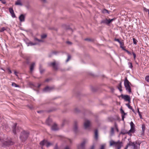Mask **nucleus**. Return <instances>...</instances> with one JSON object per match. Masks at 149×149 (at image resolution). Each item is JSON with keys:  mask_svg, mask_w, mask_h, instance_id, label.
Listing matches in <instances>:
<instances>
[{"mask_svg": "<svg viewBox=\"0 0 149 149\" xmlns=\"http://www.w3.org/2000/svg\"><path fill=\"white\" fill-rule=\"evenodd\" d=\"M142 132H141V136H144V134L145 131L146 129L145 125L144 124H143L142 125Z\"/></svg>", "mask_w": 149, "mask_h": 149, "instance_id": "15", "label": "nucleus"}, {"mask_svg": "<svg viewBox=\"0 0 149 149\" xmlns=\"http://www.w3.org/2000/svg\"><path fill=\"white\" fill-rule=\"evenodd\" d=\"M133 42L134 44L136 45L137 42V40L134 38H133Z\"/></svg>", "mask_w": 149, "mask_h": 149, "instance_id": "31", "label": "nucleus"}, {"mask_svg": "<svg viewBox=\"0 0 149 149\" xmlns=\"http://www.w3.org/2000/svg\"><path fill=\"white\" fill-rule=\"evenodd\" d=\"M115 19H116V18H113L112 19H110V21H111V22L112 21H114V20H115Z\"/></svg>", "mask_w": 149, "mask_h": 149, "instance_id": "54", "label": "nucleus"}, {"mask_svg": "<svg viewBox=\"0 0 149 149\" xmlns=\"http://www.w3.org/2000/svg\"><path fill=\"white\" fill-rule=\"evenodd\" d=\"M132 53L133 55L134 58V59H135L136 57V55L135 54L134 52H132Z\"/></svg>", "mask_w": 149, "mask_h": 149, "instance_id": "47", "label": "nucleus"}, {"mask_svg": "<svg viewBox=\"0 0 149 149\" xmlns=\"http://www.w3.org/2000/svg\"><path fill=\"white\" fill-rule=\"evenodd\" d=\"M49 65L52 66L54 69L55 70L58 69L57 66L56 65V63L55 62L50 63H49Z\"/></svg>", "mask_w": 149, "mask_h": 149, "instance_id": "14", "label": "nucleus"}, {"mask_svg": "<svg viewBox=\"0 0 149 149\" xmlns=\"http://www.w3.org/2000/svg\"><path fill=\"white\" fill-rule=\"evenodd\" d=\"M131 129L129 132L134 133L135 131V125L132 122H131L130 123Z\"/></svg>", "mask_w": 149, "mask_h": 149, "instance_id": "7", "label": "nucleus"}, {"mask_svg": "<svg viewBox=\"0 0 149 149\" xmlns=\"http://www.w3.org/2000/svg\"><path fill=\"white\" fill-rule=\"evenodd\" d=\"M75 111L76 112H77L79 111V110L77 108H76L75 109Z\"/></svg>", "mask_w": 149, "mask_h": 149, "instance_id": "59", "label": "nucleus"}, {"mask_svg": "<svg viewBox=\"0 0 149 149\" xmlns=\"http://www.w3.org/2000/svg\"><path fill=\"white\" fill-rule=\"evenodd\" d=\"M87 142L86 141L84 140L80 145L77 146L78 149H84L86 143Z\"/></svg>", "mask_w": 149, "mask_h": 149, "instance_id": "8", "label": "nucleus"}, {"mask_svg": "<svg viewBox=\"0 0 149 149\" xmlns=\"http://www.w3.org/2000/svg\"><path fill=\"white\" fill-rule=\"evenodd\" d=\"M14 74L17 76H18L17 72L15 71H14Z\"/></svg>", "mask_w": 149, "mask_h": 149, "instance_id": "53", "label": "nucleus"}, {"mask_svg": "<svg viewBox=\"0 0 149 149\" xmlns=\"http://www.w3.org/2000/svg\"><path fill=\"white\" fill-rule=\"evenodd\" d=\"M13 144V142L11 141H5L3 143V145L6 146L12 145Z\"/></svg>", "mask_w": 149, "mask_h": 149, "instance_id": "10", "label": "nucleus"}, {"mask_svg": "<svg viewBox=\"0 0 149 149\" xmlns=\"http://www.w3.org/2000/svg\"><path fill=\"white\" fill-rule=\"evenodd\" d=\"M120 112L122 114H124V115H126L127 113H125L124 111L122 109H120Z\"/></svg>", "mask_w": 149, "mask_h": 149, "instance_id": "32", "label": "nucleus"}, {"mask_svg": "<svg viewBox=\"0 0 149 149\" xmlns=\"http://www.w3.org/2000/svg\"><path fill=\"white\" fill-rule=\"evenodd\" d=\"M129 146V145H128V144H127V145L126 146V147L125 148V149H127L128 148V146Z\"/></svg>", "mask_w": 149, "mask_h": 149, "instance_id": "57", "label": "nucleus"}, {"mask_svg": "<svg viewBox=\"0 0 149 149\" xmlns=\"http://www.w3.org/2000/svg\"><path fill=\"white\" fill-rule=\"evenodd\" d=\"M53 89L54 88L53 87L47 86L43 89V91L45 92H49L50 91Z\"/></svg>", "mask_w": 149, "mask_h": 149, "instance_id": "11", "label": "nucleus"}, {"mask_svg": "<svg viewBox=\"0 0 149 149\" xmlns=\"http://www.w3.org/2000/svg\"><path fill=\"white\" fill-rule=\"evenodd\" d=\"M40 71L41 74L43 73L45 71V70L42 68V67L40 66L39 67Z\"/></svg>", "mask_w": 149, "mask_h": 149, "instance_id": "28", "label": "nucleus"}, {"mask_svg": "<svg viewBox=\"0 0 149 149\" xmlns=\"http://www.w3.org/2000/svg\"><path fill=\"white\" fill-rule=\"evenodd\" d=\"M47 37V35L46 34H43L41 36V37L42 38H45Z\"/></svg>", "mask_w": 149, "mask_h": 149, "instance_id": "39", "label": "nucleus"}, {"mask_svg": "<svg viewBox=\"0 0 149 149\" xmlns=\"http://www.w3.org/2000/svg\"><path fill=\"white\" fill-rule=\"evenodd\" d=\"M85 40H87V41H90L91 40L88 38H86L85 39Z\"/></svg>", "mask_w": 149, "mask_h": 149, "instance_id": "60", "label": "nucleus"}, {"mask_svg": "<svg viewBox=\"0 0 149 149\" xmlns=\"http://www.w3.org/2000/svg\"><path fill=\"white\" fill-rule=\"evenodd\" d=\"M9 11L11 14L12 17L13 18H15L16 17L14 13L13 10L12 8H9Z\"/></svg>", "mask_w": 149, "mask_h": 149, "instance_id": "12", "label": "nucleus"}, {"mask_svg": "<svg viewBox=\"0 0 149 149\" xmlns=\"http://www.w3.org/2000/svg\"><path fill=\"white\" fill-rule=\"evenodd\" d=\"M145 80L147 82H149V76H146Z\"/></svg>", "mask_w": 149, "mask_h": 149, "instance_id": "33", "label": "nucleus"}, {"mask_svg": "<svg viewBox=\"0 0 149 149\" xmlns=\"http://www.w3.org/2000/svg\"><path fill=\"white\" fill-rule=\"evenodd\" d=\"M131 109L132 110V111L134 112V113L135 112V111H134V109H133L132 107V109Z\"/></svg>", "mask_w": 149, "mask_h": 149, "instance_id": "62", "label": "nucleus"}, {"mask_svg": "<svg viewBox=\"0 0 149 149\" xmlns=\"http://www.w3.org/2000/svg\"><path fill=\"white\" fill-rule=\"evenodd\" d=\"M64 149H70L69 147L67 146L65 147Z\"/></svg>", "mask_w": 149, "mask_h": 149, "instance_id": "61", "label": "nucleus"}, {"mask_svg": "<svg viewBox=\"0 0 149 149\" xmlns=\"http://www.w3.org/2000/svg\"><path fill=\"white\" fill-rule=\"evenodd\" d=\"M35 40L38 41V42H43V41L41 40H39L37 38H35Z\"/></svg>", "mask_w": 149, "mask_h": 149, "instance_id": "40", "label": "nucleus"}, {"mask_svg": "<svg viewBox=\"0 0 149 149\" xmlns=\"http://www.w3.org/2000/svg\"><path fill=\"white\" fill-rule=\"evenodd\" d=\"M143 9H144V10H145V11H146V12L148 11L149 12V10L147 9L146 8H143Z\"/></svg>", "mask_w": 149, "mask_h": 149, "instance_id": "49", "label": "nucleus"}, {"mask_svg": "<svg viewBox=\"0 0 149 149\" xmlns=\"http://www.w3.org/2000/svg\"><path fill=\"white\" fill-rule=\"evenodd\" d=\"M125 51L126 52H127L128 54L130 55H131V53L128 50L126 49Z\"/></svg>", "mask_w": 149, "mask_h": 149, "instance_id": "45", "label": "nucleus"}, {"mask_svg": "<svg viewBox=\"0 0 149 149\" xmlns=\"http://www.w3.org/2000/svg\"><path fill=\"white\" fill-rule=\"evenodd\" d=\"M119 43L120 44V48L123 46L124 45V42H122L121 41Z\"/></svg>", "mask_w": 149, "mask_h": 149, "instance_id": "37", "label": "nucleus"}, {"mask_svg": "<svg viewBox=\"0 0 149 149\" xmlns=\"http://www.w3.org/2000/svg\"><path fill=\"white\" fill-rule=\"evenodd\" d=\"M125 115H124V114H122V118H124L125 116H124Z\"/></svg>", "mask_w": 149, "mask_h": 149, "instance_id": "58", "label": "nucleus"}, {"mask_svg": "<svg viewBox=\"0 0 149 149\" xmlns=\"http://www.w3.org/2000/svg\"><path fill=\"white\" fill-rule=\"evenodd\" d=\"M35 65V63H33L30 66V70L31 72H32L33 69Z\"/></svg>", "mask_w": 149, "mask_h": 149, "instance_id": "21", "label": "nucleus"}, {"mask_svg": "<svg viewBox=\"0 0 149 149\" xmlns=\"http://www.w3.org/2000/svg\"><path fill=\"white\" fill-rule=\"evenodd\" d=\"M6 30V28L4 27H2L1 29H0V32H2Z\"/></svg>", "mask_w": 149, "mask_h": 149, "instance_id": "35", "label": "nucleus"}, {"mask_svg": "<svg viewBox=\"0 0 149 149\" xmlns=\"http://www.w3.org/2000/svg\"><path fill=\"white\" fill-rule=\"evenodd\" d=\"M126 105L130 109H132V107L130 106L129 103L126 104Z\"/></svg>", "mask_w": 149, "mask_h": 149, "instance_id": "38", "label": "nucleus"}, {"mask_svg": "<svg viewBox=\"0 0 149 149\" xmlns=\"http://www.w3.org/2000/svg\"><path fill=\"white\" fill-rule=\"evenodd\" d=\"M115 127H116V130H117V132H118V128H117V125H116V123H115Z\"/></svg>", "mask_w": 149, "mask_h": 149, "instance_id": "52", "label": "nucleus"}, {"mask_svg": "<svg viewBox=\"0 0 149 149\" xmlns=\"http://www.w3.org/2000/svg\"><path fill=\"white\" fill-rule=\"evenodd\" d=\"M114 40L118 42H119V43L121 42L119 39L117 38H115L114 39Z\"/></svg>", "mask_w": 149, "mask_h": 149, "instance_id": "42", "label": "nucleus"}, {"mask_svg": "<svg viewBox=\"0 0 149 149\" xmlns=\"http://www.w3.org/2000/svg\"><path fill=\"white\" fill-rule=\"evenodd\" d=\"M94 146H93L91 147V148L90 149H94Z\"/></svg>", "mask_w": 149, "mask_h": 149, "instance_id": "64", "label": "nucleus"}, {"mask_svg": "<svg viewBox=\"0 0 149 149\" xmlns=\"http://www.w3.org/2000/svg\"><path fill=\"white\" fill-rule=\"evenodd\" d=\"M90 122L89 120H85L84 124L85 128L86 129L88 128L90 126Z\"/></svg>", "mask_w": 149, "mask_h": 149, "instance_id": "9", "label": "nucleus"}, {"mask_svg": "<svg viewBox=\"0 0 149 149\" xmlns=\"http://www.w3.org/2000/svg\"><path fill=\"white\" fill-rule=\"evenodd\" d=\"M17 123H15L12 127L13 132L15 134H16L17 133L19 132L21 129V127H17Z\"/></svg>", "mask_w": 149, "mask_h": 149, "instance_id": "4", "label": "nucleus"}, {"mask_svg": "<svg viewBox=\"0 0 149 149\" xmlns=\"http://www.w3.org/2000/svg\"><path fill=\"white\" fill-rule=\"evenodd\" d=\"M25 19V16L23 14H21L19 17V19L21 22H24Z\"/></svg>", "mask_w": 149, "mask_h": 149, "instance_id": "13", "label": "nucleus"}, {"mask_svg": "<svg viewBox=\"0 0 149 149\" xmlns=\"http://www.w3.org/2000/svg\"><path fill=\"white\" fill-rule=\"evenodd\" d=\"M102 13L104 14H105L106 13L109 14L110 11L105 9H104L102 10Z\"/></svg>", "mask_w": 149, "mask_h": 149, "instance_id": "22", "label": "nucleus"}, {"mask_svg": "<svg viewBox=\"0 0 149 149\" xmlns=\"http://www.w3.org/2000/svg\"><path fill=\"white\" fill-rule=\"evenodd\" d=\"M68 44H72L71 42L70 41H67L66 42Z\"/></svg>", "mask_w": 149, "mask_h": 149, "instance_id": "56", "label": "nucleus"}, {"mask_svg": "<svg viewBox=\"0 0 149 149\" xmlns=\"http://www.w3.org/2000/svg\"><path fill=\"white\" fill-rule=\"evenodd\" d=\"M114 134V128L113 127H111L110 131V135L112 136Z\"/></svg>", "mask_w": 149, "mask_h": 149, "instance_id": "23", "label": "nucleus"}, {"mask_svg": "<svg viewBox=\"0 0 149 149\" xmlns=\"http://www.w3.org/2000/svg\"><path fill=\"white\" fill-rule=\"evenodd\" d=\"M129 133V132H125L124 131H123V132H121V134H126V133Z\"/></svg>", "mask_w": 149, "mask_h": 149, "instance_id": "44", "label": "nucleus"}, {"mask_svg": "<svg viewBox=\"0 0 149 149\" xmlns=\"http://www.w3.org/2000/svg\"><path fill=\"white\" fill-rule=\"evenodd\" d=\"M104 146L103 145H102L100 149H104Z\"/></svg>", "mask_w": 149, "mask_h": 149, "instance_id": "55", "label": "nucleus"}, {"mask_svg": "<svg viewBox=\"0 0 149 149\" xmlns=\"http://www.w3.org/2000/svg\"><path fill=\"white\" fill-rule=\"evenodd\" d=\"M71 56L70 55L68 54V58L66 61V62H68L70 59Z\"/></svg>", "mask_w": 149, "mask_h": 149, "instance_id": "36", "label": "nucleus"}, {"mask_svg": "<svg viewBox=\"0 0 149 149\" xmlns=\"http://www.w3.org/2000/svg\"><path fill=\"white\" fill-rule=\"evenodd\" d=\"M12 85L13 86H14L16 87H19V85L17 84L14 82H13L12 83Z\"/></svg>", "mask_w": 149, "mask_h": 149, "instance_id": "26", "label": "nucleus"}, {"mask_svg": "<svg viewBox=\"0 0 149 149\" xmlns=\"http://www.w3.org/2000/svg\"><path fill=\"white\" fill-rule=\"evenodd\" d=\"M137 112L139 114L140 118H142V116H141V114L140 112L139 111V108H138V109H137Z\"/></svg>", "mask_w": 149, "mask_h": 149, "instance_id": "34", "label": "nucleus"}, {"mask_svg": "<svg viewBox=\"0 0 149 149\" xmlns=\"http://www.w3.org/2000/svg\"><path fill=\"white\" fill-rule=\"evenodd\" d=\"M101 24H107V19H104L101 21Z\"/></svg>", "mask_w": 149, "mask_h": 149, "instance_id": "27", "label": "nucleus"}, {"mask_svg": "<svg viewBox=\"0 0 149 149\" xmlns=\"http://www.w3.org/2000/svg\"><path fill=\"white\" fill-rule=\"evenodd\" d=\"M121 96L122 98L124 99L125 101H128L129 103L130 102V99L129 95L122 94Z\"/></svg>", "mask_w": 149, "mask_h": 149, "instance_id": "6", "label": "nucleus"}, {"mask_svg": "<svg viewBox=\"0 0 149 149\" xmlns=\"http://www.w3.org/2000/svg\"><path fill=\"white\" fill-rule=\"evenodd\" d=\"M48 0H40V1H41V2L44 3H46L47 2V1Z\"/></svg>", "mask_w": 149, "mask_h": 149, "instance_id": "43", "label": "nucleus"}, {"mask_svg": "<svg viewBox=\"0 0 149 149\" xmlns=\"http://www.w3.org/2000/svg\"><path fill=\"white\" fill-rule=\"evenodd\" d=\"M52 122V120L51 119L49 118L46 120V123L48 125H50L51 124Z\"/></svg>", "mask_w": 149, "mask_h": 149, "instance_id": "20", "label": "nucleus"}, {"mask_svg": "<svg viewBox=\"0 0 149 149\" xmlns=\"http://www.w3.org/2000/svg\"><path fill=\"white\" fill-rule=\"evenodd\" d=\"M1 1L3 4H5L6 3V1L5 0H1Z\"/></svg>", "mask_w": 149, "mask_h": 149, "instance_id": "51", "label": "nucleus"}, {"mask_svg": "<svg viewBox=\"0 0 149 149\" xmlns=\"http://www.w3.org/2000/svg\"><path fill=\"white\" fill-rule=\"evenodd\" d=\"M125 47H123V46L121 47V48H122L123 49V50L125 51L126 50V49H125Z\"/></svg>", "mask_w": 149, "mask_h": 149, "instance_id": "50", "label": "nucleus"}, {"mask_svg": "<svg viewBox=\"0 0 149 149\" xmlns=\"http://www.w3.org/2000/svg\"><path fill=\"white\" fill-rule=\"evenodd\" d=\"M51 145H52L51 143L49 142H48V141H46L45 145L47 147H49Z\"/></svg>", "mask_w": 149, "mask_h": 149, "instance_id": "30", "label": "nucleus"}, {"mask_svg": "<svg viewBox=\"0 0 149 149\" xmlns=\"http://www.w3.org/2000/svg\"><path fill=\"white\" fill-rule=\"evenodd\" d=\"M15 5H19L20 6H22V3L21 1L20 0H18L15 3Z\"/></svg>", "mask_w": 149, "mask_h": 149, "instance_id": "18", "label": "nucleus"}, {"mask_svg": "<svg viewBox=\"0 0 149 149\" xmlns=\"http://www.w3.org/2000/svg\"><path fill=\"white\" fill-rule=\"evenodd\" d=\"M95 138L96 140H97L98 139V131L97 130L95 131Z\"/></svg>", "mask_w": 149, "mask_h": 149, "instance_id": "19", "label": "nucleus"}, {"mask_svg": "<svg viewBox=\"0 0 149 149\" xmlns=\"http://www.w3.org/2000/svg\"><path fill=\"white\" fill-rule=\"evenodd\" d=\"M131 84L127 80V77H126L124 80V84L126 91L129 93H131V89L130 86Z\"/></svg>", "mask_w": 149, "mask_h": 149, "instance_id": "3", "label": "nucleus"}, {"mask_svg": "<svg viewBox=\"0 0 149 149\" xmlns=\"http://www.w3.org/2000/svg\"><path fill=\"white\" fill-rule=\"evenodd\" d=\"M129 67L130 68H132L133 66L132 65V64L131 63H129Z\"/></svg>", "mask_w": 149, "mask_h": 149, "instance_id": "41", "label": "nucleus"}, {"mask_svg": "<svg viewBox=\"0 0 149 149\" xmlns=\"http://www.w3.org/2000/svg\"><path fill=\"white\" fill-rule=\"evenodd\" d=\"M29 135V132L28 131H23L21 133L20 138L22 142L25 141Z\"/></svg>", "mask_w": 149, "mask_h": 149, "instance_id": "2", "label": "nucleus"}, {"mask_svg": "<svg viewBox=\"0 0 149 149\" xmlns=\"http://www.w3.org/2000/svg\"><path fill=\"white\" fill-rule=\"evenodd\" d=\"M111 22L110 19H107V24H109Z\"/></svg>", "mask_w": 149, "mask_h": 149, "instance_id": "48", "label": "nucleus"}, {"mask_svg": "<svg viewBox=\"0 0 149 149\" xmlns=\"http://www.w3.org/2000/svg\"><path fill=\"white\" fill-rule=\"evenodd\" d=\"M37 44V43H33L32 42H29L28 43V46H32L33 45H35Z\"/></svg>", "mask_w": 149, "mask_h": 149, "instance_id": "29", "label": "nucleus"}, {"mask_svg": "<svg viewBox=\"0 0 149 149\" xmlns=\"http://www.w3.org/2000/svg\"><path fill=\"white\" fill-rule=\"evenodd\" d=\"M46 142V141L43 140L40 142V144L41 146H43L44 145H45Z\"/></svg>", "mask_w": 149, "mask_h": 149, "instance_id": "25", "label": "nucleus"}, {"mask_svg": "<svg viewBox=\"0 0 149 149\" xmlns=\"http://www.w3.org/2000/svg\"><path fill=\"white\" fill-rule=\"evenodd\" d=\"M128 144L129 146H132L133 147V149H138L139 148V146L138 145L137 143L136 142H130Z\"/></svg>", "mask_w": 149, "mask_h": 149, "instance_id": "5", "label": "nucleus"}, {"mask_svg": "<svg viewBox=\"0 0 149 149\" xmlns=\"http://www.w3.org/2000/svg\"><path fill=\"white\" fill-rule=\"evenodd\" d=\"M122 146V142L119 140L115 142L111 140L110 141V146H114L117 149H120Z\"/></svg>", "mask_w": 149, "mask_h": 149, "instance_id": "1", "label": "nucleus"}, {"mask_svg": "<svg viewBox=\"0 0 149 149\" xmlns=\"http://www.w3.org/2000/svg\"><path fill=\"white\" fill-rule=\"evenodd\" d=\"M77 122L76 121H75L74 122L73 130L75 132H76L77 130Z\"/></svg>", "mask_w": 149, "mask_h": 149, "instance_id": "16", "label": "nucleus"}, {"mask_svg": "<svg viewBox=\"0 0 149 149\" xmlns=\"http://www.w3.org/2000/svg\"><path fill=\"white\" fill-rule=\"evenodd\" d=\"M121 84H122V83L121 82H120L119 85H118V89L120 91V92H122V85H121Z\"/></svg>", "mask_w": 149, "mask_h": 149, "instance_id": "24", "label": "nucleus"}, {"mask_svg": "<svg viewBox=\"0 0 149 149\" xmlns=\"http://www.w3.org/2000/svg\"><path fill=\"white\" fill-rule=\"evenodd\" d=\"M41 85V84H39L38 85V86H37L38 88H39L40 87Z\"/></svg>", "mask_w": 149, "mask_h": 149, "instance_id": "63", "label": "nucleus"}, {"mask_svg": "<svg viewBox=\"0 0 149 149\" xmlns=\"http://www.w3.org/2000/svg\"><path fill=\"white\" fill-rule=\"evenodd\" d=\"M125 51L126 52H127L128 54L130 55H131V53L128 50L126 49Z\"/></svg>", "mask_w": 149, "mask_h": 149, "instance_id": "46", "label": "nucleus"}, {"mask_svg": "<svg viewBox=\"0 0 149 149\" xmlns=\"http://www.w3.org/2000/svg\"><path fill=\"white\" fill-rule=\"evenodd\" d=\"M51 129L53 131H56L58 130L59 128L57 125L54 123Z\"/></svg>", "mask_w": 149, "mask_h": 149, "instance_id": "17", "label": "nucleus"}]
</instances>
